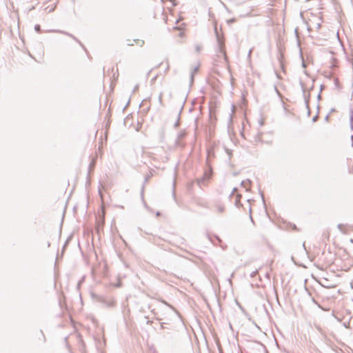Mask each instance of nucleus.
<instances>
[{
  "mask_svg": "<svg viewBox=\"0 0 353 353\" xmlns=\"http://www.w3.org/2000/svg\"><path fill=\"white\" fill-rule=\"evenodd\" d=\"M318 98H319V99H320V98H321V94H319V95H318Z\"/></svg>",
  "mask_w": 353,
  "mask_h": 353,
  "instance_id": "cd10ccee",
  "label": "nucleus"
},
{
  "mask_svg": "<svg viewBox=\"0 0 353 353\" xmlns=\"http://www.w3.org/2000/svg\"><path fill=\"white\" fill-rule=\"evenodd\" d=\"M318 116H315L313 117L312 120L313 121H316L317 120Z\"/></svg>",
  "mask_w": 353,
  "mask_h": 353,
  "instance_id": "b1692460",
  "label": "nucleus"
},
{
  "mask_svg": "<svg viewBox=\"0 0 353 353\" xmlns=\"http://www.w3.org/2000/svg\"><path fill=\"white\" fill-rule=\"evenodd\" d=\"M143 189H144V185L142 187V192L143 191Z\"/></svg>",
  "mask_w": 353,
  "mask_h": 353,
  "instance_id": "c756f323",
  "label": "nucleus"
},
{
  "mask_svg": "<svg viewBox=\"0 0 353 353\" xmlns=\"http://www.w3.org/2000/svg\"><path fill=\"white\" fill-rule=\"evenodd\" d=\"M334 111H335V110H334V108H332V109L331 110V112H334Z\"/></svg>",
  "mask_w": 353,
  "mask_h": 353,
  "instance_id": "c85d7f7f",
  "label": "nucleus"
},
{
  "mask_svg": "<svg viewBox=\"0 0 353 353\" xmlns=\"http://www.w3.org/2000/svg\"><path fill=\"white\" fill-rule=\"evenodd\" d=\"M159 101L162 105L163 104V93L161 92L159 96Z\"/></svg>",
  "mask_w": 353,
  "mask_h": 353,
  "instance_id": "1a4fd4ad",
  "label": "nucleus"
},
{
  "mask_svg": "<svg viewBox=\"0 0 353 353\" xmlns=\"http://www.w3.org/2000/svg\"><path fill=\"white\" fill-rule=\"evenodd\" d=\"M34 30L37 32H41V27L39 25H36L34 26Z\"/></svg>",
  "mask_w": 353,
  "mask_h": 353,
  "instance_id": "ddd939ff",
  "label": "nucleus"
},
{
  "mask_svg": "<svg viewBox=\"0 0 353 353\" xmlns=\"http://www.w3.org/2000/svg\"><path fill=\"white\" fill-rule=\"evenodd\" d=\"M165 72H168L170 69V65H169V63L168 61L166 62V67H165Z\"/></svg>",
  "mask_w": 353,
  "mask_h": 353,
  "instance_id": "f3484780",
  "label": "nucleus"
},
{
  "mask_svg": "<svg viewBox=\"0 0 353 353\" xmlns=\"http://www.w3.org/2000/svg\"><path fill=\"white\" fill-rule=\"evenodd\" d=\"M258 274V270H256L255 271H253L252 273H250V277H254Z\"/></svg>",
  "mask_w": 353,
  "mask_h": 353,
  "instance_id": "f8f14e48",
  "label": "nucleus"
},
{
  "mask_svg": "<svg viewBox=\"0 0 353 353\" xmlns=\"http://www.w3.org/2000/svg\"><path fill=\"white\" fill-rule=\"evenodd\" d=\"M163 303H164L165 305H167L168 306H169L170 307H171L172 310H175V309L170 305H169L168 303H167L165 301H163Z\"/></svg>",
  "mask_w": 353,
  "mask_h": 353,
  "instance_id": "aec40b11",
  "label": "nucleus"
},
{
  "mask_svg": "<svg viewBox=\"0 0 353 353\" xmlns=\"http://www.w3.org/2000/svg\"><path fill=\"white\" fill-rule=\"evenodd\" d=\"M236 191H237V188H233L232 192H231V194H230V197H231V196H232L234 195V194Z\"/></svg>",
  "mask_w": 353,
  "mask_h": 353,
  "instance_id": "dca6fc26",
  "label": "nucleus"
},
{
  "mask_svg": "<svg viewBox=\"0 0 353 353\" xmlns=\"http://www.w3.org/2000/svg\"><path fill=\"white\" fill-rule=\"evenodd\" d=\"M234 21H235V19H230V20L228 21V23H233V22H234Z\"/></svg>",
  "mask_w": 353,
  "mask_h": 353,
  "instance_id": "5701e85b",
  "label": "nucleus"
},
{
  "mask_svg": "<svg viewBox=\"0 0 353 353\" xmlns=\"http://www.w3.org/2000/svg\"><path fill=\"white\" fill-rule=\"evenodd\" d=\"M101 303L106 306L107 307H112L114 306V301L111 299H101Z\"/></svg>",
  "mask_w": 353,
  "mask_h": 353,
  "instance_id": "7ed1b4c3",
  "label": "nucleus"
},
{
  "mask_svg": "<svg viewBox=\"0 0 353 353\" xmlns=\"http://www.w3.org/2000/svg\"><path fill=\"white\" fill-rule=\"evenodd\" d=\"M138 88V85H136L135 88H134V90L133 92H135V90Z\"/></svg>",
  "mask_w": 353,
  "mask_h": 353,
  "instance_id": "a878e982",
  "label": "nucleus"
},
{
  "mask_svg": "<svg viewBox=\"0 0 353 353\" xmlns=\"http://www.w3.org/2000/svg\"><path fill=\"white\" fill-rule=\"evenodd\" d=\"M157 216H160V212H157Z\"/></svg>",
  "mask_w": 353,
  "mask_h": 353,
  "instance_id": "bb28decb",
  "label": "nucleus"
},
{
  "mask_svg": "<svg viewBox=\"0 0 353 353\" xmlns=\"http://www.w3.org/2000/svg\"><path fill=\"white\" fill-rule=\"evenodd\" d=\"M312 301H313V302H314V303H316V301H315L314 299H312Z\"/></svg>",
  "mask_w": 353,
  "mask_h": 353,
  "instance_id": "7c9ffc66",
  "label": "nucleus"
},
{
  "mask_svg": "<svg viewBox=\"0 0 353 353\" xmlns=\"http://www.w3.org/2000/svg\"><path fill=\"white\" fill-rule=\"evenodd\" d=\"M99 194L100 196L102 198V193H101V191L100 189L99 190Z\"/></svg>",
  "mask_w": 353,
  "mask_h": 353,
  "instance_id": "393cba45",
  "label": "nucleus"
},
{
  "mask_svg": "<svg viewBox=\"0 0 353 353\" xmlns=\"http://www.w3.org/2000/svg\"><path fill=\"white\" fill-rule=\"evenodd\" d=\"M60 32L63 33V34H67L70 37H71L72 38H73L74 40L77 41V39L75 38V37H74L73 35L69 34V33H67V32H63V31H61Z\"/></svg>",
  "mask_w": 353,
  "mask_h": 353,
  "instance_id": "4468645a",
  "label": "nucleus"
},
{
  "mask_svg": "<svg viewBox=\"0 0 353 353\" xmlns=\"http://www.w3.org/2000/svg\"><path fill=\"white\" fill-rule=\"evenodd\" d=\"M134 41H136L138 44H139L141 46H142L144 43V41H141V40H134Z\"/></svg>",
  "mask_w": 353,
  "mask_h": 353,
  "instance_id": "2eb2a0df",
  "label": "nucleus"
},
{
  "mask_svg": "<svg viewBox=\"0 0 353 353\" xmlns=\"http://www.w3.org/2000/svg\"><path fill=\"white\" fill-rule=\"evenodd\" d=\"M241 197V196L240 194H237L236 195V200H235V203H236V205H238V203L240 201Z\"/></svg>",
  "mask_w": 353,
  "mask_h": 353,
  "instance_id": "9d476101",
  "label": "nucleus"
},
{
  "mask_svg": "<svg viewBox=\"0 0 353 353\" xmlns=\"http://www.w3.org/2000/svg\"><path fill=\"white\" fill-rule=\"evenodd\" d=\"M185 135H186V132H185V131H184V130H183V131H181V132L178 134V135H177V138H176V143L177 145H180L179 141H180L181 139H183L185 137Z\"/></svg>",
  "mask_w": 353,
  "mask_h": 353,
  "instance_id": "20e7f679",
  "label": "nucleus"
},
{
  "mask_svg": "<svg viewBox=\"0 0 353 353\" xmlns=\"http://www.w3.org/2000/svg\"><path fill=\"white\" fill-rule=\"evenodd\" d=\"M212 175V168L209 166L208 169L206 170L202 177L196 179V183L201 188L202 186L207 185L210 179H211Z\"/></svg>",
  "mask_w": 353,
  "mask_h": 353,
  "instance_id": "f257e3e1",
  "label": "nucleus"
},
{
  "mask_svg": "<svg viewBox=\"0 0 353 353\" xmlns=\"http://www.w3.org/2000/svg\"><path fill=\"white\" fill-rule=\"evenodd\" d=\"M197 70H198V68H197V67H195V68L193 69V70H192V73H191L190 79H191V81H193V79H194V72H196L197 71Z\"/></svg>",
  "mask_w": 353,
  "mask_h": 353,
  "instance_id": "6e6552de",
  "label": "nucleus"
},
{
  "mask_svg": "<svg viewBox=\"0 0 353 353\" xmlns=\"http://www.w3.org/2000/svg\"><path fill=\"white\" fill-rule=\"evenodd\" d=\"M217 211L220 213L223 212L225 210V208L223 205H219L216 206Z\"/></svg>",
  "mask_w": 353,
  "mask_h": 353,
  "instance_id": "0eeeda50",
  "label": "nucleus"
},
{
  "mask_svg": "<svg viewBox=\"0 0 353 353\" xmlns=\"http://www.w3.org/2000/svg\"><path fill=\"white\" fill-rule=\"evenodd\" d=\"M250 183V180H248L247 181H243L241 182V185H243V187H245L247 189L246 184Z\"/></svg>",
  "mask_w": 353,
  "mask_h": 353,
  "instance_id": "9b49d317",
  "label": "nucleus"
},
{
  "mask_svg": "<svg viewBox=\"0 0 353 353\" xmlns=\"http://www.w3.org/2000/svg\"><path fill=\"white\" fill-rule=\"evenodd\" d=\"M150 176V175H148L147 176H145V181H144V183H145L148 181V179H149Z\"/></svg>",
  "mask_w": 353,
  "mask_h": 353,
  "instance_id": "412c9836",
  "label": "nucleus"
},
{
  "mask_svg": "<svg viewBox=\"0 0 353 353\" xmlns=\"http://www.w3.org/2000/svg\"><path fill=\"white\" fill-rule=\"evenodd\" d=\"M179 125V121L178 119L177 121L174 123V128H177Z\"/></svg>",
  "mask_w": 353,
  "mask_h": 353,
  "instance_id": "6ab92c4d",
  "label": "nucleus"
},
{
  "mask_svg": "<svg viewBox=\"0 0 353 353\" xmlns=\"http://www.w3.org/2000/svg\"><path fill=\"white\" fill-rule=\"evenodd\" d=\"M314 326L319 332H321V328L319 325L314 324Z\"/></svg>",
  "mask_w": 353,
  "mask_h": 353,
  "instance_id": "a211bd4d",
  "label": "nucleus"
},
{
  "mask_svg": "<svg viewBox=\"0 0 353 353\" xmlns=\"http://www.w3.org/2000/svg\"><path fill=\"white\" fill-rule=\"evenodd\" d=\"M350 122L351 129L353 130V110H351L350 112Z\"/></svg>",
  "mask_w": 353,
  "mask_h": 353,
  "instance_id": "423d86ee",
  "label": "nucleus"
},
{
  "mask_svg": "<svg viewBox=\"0 0 353 353\" xmlns=\"http://www.w3.org/2000/svg\"><path fill=\"white\" fill-rule=\"evenodd\" d=\"M214 32L216 37V42H217V48H218V52L222 54L224 59H227L226 52L225 50V42L223 40V38L219 36L217 30V28H214Z\"/></svg>",
  "mask_w": 353,
  "mask_h": 353,
  "instance_id": "f03ea898",
  "label": "nucleus"
},
{
  "mask_svg": "<svg viewBox=\"0 0 353 353\" xmlns=\"http://www.w3.org/2000/svg\"><path fill=\"white\" fill-rule=\"evenodd\" d=\"M302 88H303V95H304V98H305V103L306 107L307 108H309V97H310V94H308L307 95H306L305 88L303 87Z\"/></svg>",
  "mask_w": 353,
  "mask_h": 353,
  "instance_id": "39448f33",
  "label": "nucleus"
},
{
  "mask_svg": "<svg viewBox=\"0 0 353 353\" xmlns=\"http://www.w3.org/2000/svg\"><path fill=\"white\" fill-rule=\"evenodd\" d=\"M329 119H330V115H329V114H327V115L325 117V120L326 121H329Z\"/></svg>",
  "mask_w": 353,
  "mask_h": 353,
  "instance_id": "4be33fe9",
  "label": "nucleus"
}]
</instances>
